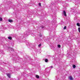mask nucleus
<instances>
[{"label": "nucleus", "mask_w": 80, "mask_h": 80, "mask_svg": "<svg viewBox=\"0 0 80 80\" xmlns=\"http://www.w3.org/2000/svg\"><path fill=\"white\" fill-rule=\"evenodd\" d=\"M69 78L70 80H73V78H72V76H69Z\"/></svg>", "instance_id": "obj_9"}, {"label": "nucleus", "mask_w": 80, "mask_h": 80, "mask_svg": "<svg viewBox=\"0 0 80 80\" xmlns=\"http://www.w3.org/2000/svg\"><path fill=\"white\" fill-rule=\"evenodd\" d=\"M51 68H53V66H51Z\"/></svg>", "instance_id": "obj_33"}, {"label": "nucleus", "mask_w": 80, "mask_h": 80, "mask_svg": "<svg viewBox=\"0 0 80 80\" xmlns=\"http://www.w3.org/2000/svg\"><path fill=\"white\" fill-rule=\"evenodd\" d=\"M67 28V27L65 26L64 27V28H63V29L64 30H65V29H66Z\"/></svg>", "instance_id": "obj_24"}, {"label": "nucleus", "mask_w": 80, "mask_h": 80, "mask_svg": "<svg viewBox=\"0 0 80 80\" xmlns=\"http://www.w3.org/2000/svg\"><path fill=\"white\" fill-rule=\"evenodd\" d=\"M22 75H25V73H24V72H22Z\"/></svg>", "instance_id": "obj_29"}, {"label": "nucleus", "mask_w": 80, "mask_h": 80, "mask_svg": "<svg viewBox=\"0 0 80 80\" xmlns=\"http://www.w3.org/2000/svg\"><path fill=\"white\" fill-rule=\"evenodd\" d=\"M0 54H2V55H3V52L2 51H0Z\"/></svg>", "instance_id": "obj_10"}, {"label": "nucleus", "mask_w": 80, "mask_h": 80, "mask_svg": "<svg viewBox=\"0 0 80 80\" xmlns=\"http://www.w3.org/2000/svg\"><path fill=\"white\" fill-rule=\"evenodd\" d=\"M7 75L9 78H10V74H8Z\"/></svg>", "instance_id": "obj_15"}, {"label": "nucleus", "mask_w": 80, "mask_h": 80, "mask_svg": "<svg viewBox=\"0 0 80 80\" xmlns=\"http://www.w3.org/2000/svg\"><path fill=\"white\" fill-rule=\"evenodd\" d=\"M79 32H80V28H78Z\"/></svg>", "instance_id": "obj_28"}, {"label": "nucleus", "mask_w": 80, "mask_h": 80, "mask_svg": "<svg viewBox=\"0 0 80 80\" xmlns=\"http://www.w3.org/2000/svg\"><path fill=\"white\" fill-rule=\"evenodd\" d=\"M8 22H10V23H12V22H13V20H9Z\"/></svg>", "instance_id": "obj_14"}, {"label": "nucleus", "mask_w": 80, "mask_h": 80, "mask_svg": "<svg viewBox=\"0 0 80 80\" xmlns=\"http://www.w3.org/2000/svg\"><path fill=\"white\" fill-rule=\"evenodd\" d=\"M30 34V31H28L24 33V35L22 36L21 37L18 38V40H19V42H26L25 40V38L26 37L29 35Z\"/></svg>", "instance_id": "obj_1"}, {"label": "nucleus", "mask_w": 80, "mask_h": 80, "mask_svg": "<svg viewBox=\"0 0 80 80\" xmlns=\"http://www.w3.org/2000/svg\"><path fill=\"white\" fill-rule=\"evenodd\" d=\"M45 62H48V59H46L45 60Z\"/></svg>", "instance_id": "obj_21"}, {"label": "nucleus", "mask_w": 80, "mask_h": 80, "mask_svg": "<svg viewBox=\"0 0 80 80\" xmlns=\"http://www.w3.org/2000/svg\"><path fill=\"white\" fill-rule=\"evenodd\" d=\"M9 36H10L11 37H14V35H13V34H11Z\"/></svg>", "instance_id": "obj_13"}, {"label": "nucleus", "mask_w": 80, "mask_h": 80, "mask_svg": "<svg viewBox=\"0 0 80 80\" xmlns=\"http://www.w3.org/2000/svg\"><path fill=\"white\" fill-rule=\"evenodd\" d=\"M71 11L72 12L75 13H74L75 14V15H76V16H77V15H79V14L80 13V12H76L75 11V10H74V9L72 8H71Z\"/></svg>", "instance_id": "obj_3"}, {"label": "nucleus", "mask_w": 80, "mask_h": 80, "mask_svg": "<svg viewBox=\"0 0 80 80\" xmlns=\"http://www.w3.org/2000/svg\"><path fill=\"white\" fill-rule=\"evenodd\" d=\"M74 19H75V20H78V18H77V17H75L74 18Z\"/></svg>", "instance_id": "obj_22"}, {"label": "nucleus", "mask_w": 80, "mask_h": 80, "mask_svg": "<svg viewBox=\"0 0 80 80\" xmlns=\"http://www.w3.org/2000/svg\"><path fill=\"white\" fill-rule=\"evenodd\" d=\"M12 60H14V61H15V63H16L17 62V60H16L15 59H14L13 58H12Z\"/></svg>", "instance_id": "obj_11"}, {"label": "nucleus", "mask_w": 80, "mask_h": 80, "mask_svg": "<svg viewBox=\"0 0 80 80\" xmlns=\"http://www.w3.org/2000/svg\"><path fill=\"white\" fill-rule=\"evenodd\" d=\"M40 37H42V35L41 34L39 35Z\"/></svg>", "instance_id": "obj_31"}, {"label": "nucleus", "mask_w": 80, "mask_h": 80, "mask_svg": "<svg viewBox=\"0 0 80 80\" xmlns=\"http://www.w3.org/2000/svg\"><path fill=\"white\" fill-rule=\"evenodd\" d=\"M38 40H39V42L40 43H43V40H42V39H38Z\"/></svg>", "instance_id": "obj_6"}, {"label": "nucleus", "mask_w": 80, "mask_h": 80, "mask_svg": "<svg viewBox=\"0 0 80 80\" xmlns=\"http://www.w3.org/2000/svg\"><path fill=\"white\" fill-rule=\"evenodd\" d=\"M34 50H35V52H37V49H36V48H34Z\"/></svg>", "instance_id": "obj_27"}, {"label": "nucleus", "mask_w": 80, "mask_h": 80, "mask_svg": "<svg viewBox=\"0 0 80 80\" xmlns=\"http://www.w3.org/2000/svg\"><path fill=\"white\" fill-rule=\"evenodd\" d=\"M72 67H73V68H75V67H76V66H75V65H73L72 66Z\"/></svg>", "instance_id": "obj_19"}, {"label": "nucleus", "mask_w": 80, "mask_h": 80, "mask_svg": "<svg viewBox=\"0 0 80 80\" xmlns=\"http://www.w3.org/2000/svg\"><path fill=\"white\" fill-rule=\"evenodd\" d=\"M0 80H2V78H0Z\"/></svg>", "instance_id": "obj_32"}, {"label": "nucleus", "mask_w": 80, "mask_h": 80, "mask_svg": "<svg viewBox=\"0 0 80 80\" xmlns=\"http://www.w3.org/2000/svg\"><path fill=\"white\" fill-rule=\"evenodd\" d=\"M80 23H78L77 24V26H78V27H80Z\"/></svg>", "instance_id": "obj_17"}, {"label": "nucleus", "mask_w": 80, "mask_h": 80, "mask_svg": "<svg viewBox=\"0 0 80 80\" xmlns=\"http://www.w3.org/2000/svg\"><path fill=\"white\" fill-rule=\"evenodd\" d=\"M0 21H2V18L1 17H0Z\"/></svg>", "instance_id": "obj_26"}, {"label": "nucleus", "mask_w": 80, "mask_h": 80, "mask_svg": "<svg viewBox=\"0 0 80 80\" xmlns=\"http://www.w3.org/2000/svg\"><path fill=\"white\" fill-rule=\"evenodd\" d=\"M79 33H80V31L79 32Z\"/></svg>", "instance_id": "obj_34"}, {"label": "nucleus", "mask_w": 80, "mask_h": 80, "mask_svg": "<svg viewBox=\"0 0 80 80\" xmlns=\"http://www.w3.org/2000/svg\"><path fill=\"white\" fill-rule=\"evenodd\" d=\"M41 28H42V29H43V28H44V26H41Z\"/></svg>", "instance_id": "obj_23"}, {"label": "nucleus", "mask_w": 80, "mask_h": 80, "mask_svg": "<svg viewBox=\"0 0 80 80\" xmlns=\"http://www.w3.org/2000/svg\"><path fill=\"white\" fill-rule=\"evenodd\" d=\"M58 47H59V48H60V47H61V46L60 45H58Z\"/></svg>", "instance_id": "obj_25"}, {"label": "nucleus", "mask_w": 80, "mask_h": 80, "mask_svg": "<svg viewBox=\"0 0 80 80\" xmlns=\"http://www.w3.org/2000/svg\"><path fill=\"white\" fill-rule=\"evenodd\" d=\"M11 57H12V58H13H13H14V57H15V55H14V54H12V55Z\"/></svg>", "instance_id": "obj_12"}, {"label": "nucleus", "mask_w": 80, "mask_h": 80, "mask_svg": "<svg viewBox=\"0 0 80 80\" xmlns=\"http://www.w3.org/2000/svg\"><path fill=\"white\" fill-rule=\"evenodd\" d=\"M64 3L63 6L64 8H66L67 7H68V4H67L65 2H64Z\"/></svg>", "instance_id": "obj_4"}, {"label": "nucleus", "mask_w": 80, "mask_h": 80, "mask_svg": "<svg viewBox=\"0 0 80 80\" xmlns=\"http://www.w3.org/2000/svg\"><path fill=\"white\" fill-rule=\"evenodd\" d=\"M63 14L64 15L65 17H67V14H66V11H63Z\"/></svg>", "instance_id": "obj_5"}, {"label": "nucleus", "mask_w": 80, "mask_h": 80, "mask_svg": "<svg viewBox=\"0 0 80 80\" xmlns=\"http://www.w3.org/2000/svg\"><path fill=\"white\" fill-rule=\"evenodd\" d=\"M39 6H41V3H39Z\"/></svg>", "instance_id": "obj_30"}, {"label": "nucleus", "mask_w": 80, "mask_h": 80, "mask_svg": "<svg viewBox=\"0 0 80 80\" xmlns=\"http://www.w3.org/2000/svg\"><path fill=\"white\" fill-rule=\"evenodd\" d=\"M42 43H40V44L38 45V47H41V46L42 45Z\"/></svg>", "instance_id": "obj_18"}, {"label": "nucleus", "mask_w": 80, "mask_h": 80, "mask_svg": "<svg viewBox=\"0 0 80 80\" xmlns=\"http://www.w3.org/2000/svg\"><path fill=\"white\" fill-rule=\"evenodd\" d=\"M39 39L37 38H35V41L36 42H38V41L39 40V39Z\"/></svg>", "instance_id": "obj_8"}, {"label": "nucleus", "mask_w": 80, "mask_h": 80, "mask_svg": "<svg viewBox=\"0 0 80 80\" xmlns=\"http://www.w3.org/2000/svg\"><path fill=\"white\" fill-rule=\"evenodd\" d=\"M9 50H11L12 52H14V49H13L12 48H9Z\"/></svg>", "instance_id": "obj_7"}, {"label": "nucleus", "mask_w": 80, "mask_h": 80, "mask_svg": "<svg viewBox=\"0 0 80 80\" xmlns=\"http://www.w3.org/2000/svg\"><path fill=\"white\" fill-rule=\"evenodd\" d=\"M36 78H39V77H40L38 75H36Z\"/></svg>", "instance_id": "obj_20"}, {"label": "nucleus", "mask_w": 80, "mask_h": 80, "mask_svg": "<svg viewBox=\"0 0 80 80\" xmlns=\"http://www.w3.org/2000/svg\"><path fill=\"white\" fill-rule=\"evenodd\" d=\"M8 39H9V40H12V37H8Z\"/></svg>", "instance_id": "obj_16"}, {"label": "nucleus", "mask_w": 80, "mask_h": 80, "mask_svg": "<svg viewBox=\"0 0 80 80\" xmlns=\"http://www.w3.org/2000/svg\"><path fill=\"white\" fill-rule=\"evenodd\" d=\"M26 45H28V47L29 48H33L34 47H35V46L33 44H30L28 42H27L26 43Z\"/></svg>", "instance_id": "obj_2"}]
</instances>
